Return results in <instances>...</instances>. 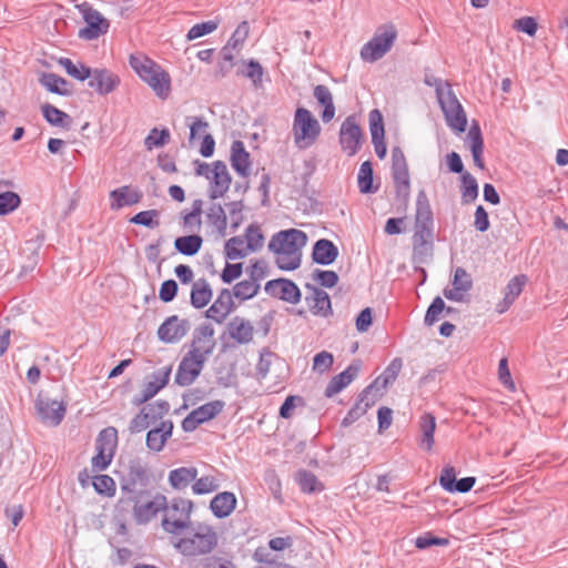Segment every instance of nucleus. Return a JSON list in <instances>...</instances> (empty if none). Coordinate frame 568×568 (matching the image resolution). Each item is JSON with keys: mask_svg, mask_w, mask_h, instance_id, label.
Returning a JSON list of instances; mask_svg holds the SVG:
<instances>
[{"mask_svg": "<svg viewBox=\"0 0 568 568\" xmlns=\"http://www.w3.org/2000/svg\"><path fill=\"white\" fill-rule=\"evenodd\" d=\"M434 219L427 193L420 190L416 199L414 256L420 261L433 253Z\"/></svg>", "mask_w": 568, "mask_h": 568, "instance_id": "nucleus-1", "label": "nucleus"}, {"mask_svg": "<svg viewBox=\"0 0 568 568\" xmlns=\"http://www.w3.org/2000/svg\"><path fill=\"white\" fill-rule=\"evenodd\" d=\"M187 532L175 542V549L184 557H197L207 555L219 545V536L213 526L197 524L190 526Z\"/></svg>", "mask_w": 568, "mask_h": 568, "instance_id": "nucleus-2", "label": "nucleus"}, {"mask_svg": "<svg viewBox=\"0 0 568 568\" xmlns=\"http://www.w3.org/2000/svg\"><path fill=\"white\" fill-rule=\"evenodd\" d=\"M129 64L140 79L152 88L156 97L168 99L171 90V79L161 65L143 53L131 54Z\"/></svg>", "mask_w": 568, "mask_h": 568, "instance_id": "nucleus-3", "label": "nucleus"}, {"mask_svg": "<svg viewBox=\"0 0 568 568\" xmlns=\"http://www.w3.org/2000/svg\"><path fill=\"white\" fill-rule=\"evenodd\" d=\"M321 132V123L317 122L310 110L304 108L296 109L293 122V135L297 149L306 150L313 146Z\"/></svg>", "mask_w": 568, "mask_h": 568, "instance_id": "nucleus-4", "label": "nucleus"}, {"mask_svg": "<svg viewBox=\"0 0 568 568\" xmlns=\"http://www.w3.org/2000/svg\"><path fill=\"white\" fill-rule=\"evenodd\" d=\"M397 38L394 26L386 24L377 29L372 40L361 49V58L366 63H375L392 50Z\"/></svg>", "mask_w": 568, "mask_h": 568, "instance_id": "nucleus-5", "label": "nucleus"}, {"mask_svg": "<svg viewBox=\"0 0 568 568\" xmlns=\"http://www.w3.org/2000/svg\"><path fill=\"white\" fill-rule=\"evenodd\" d=\"M148 495H135L133 497H122L118 505L134 504L133 516L138 525H148L158 514L166 508V497L162 494H155L153 498L142 501Z\"/></svg>", "mask_w": 568, "mask_h": 568, "instance_id": "nucleus-6", "label": "nucleus"}, {"mask_svg": "<svg viewBox=\"0 0 568 568\" xmlns=\"http://www.w3.org/2000/svg\"><path fill=\"white\" fill-rule=\"evenodd\" d=\"M193 503L190 499H173L170 505L166 503L164 518L162 520L163 529L168 534L176 535L181 530L189 529L191 526V513Z\"/></svg>", "mask_w": 568, "mask_h": 568, "instance_id": "nucleus-7", "label": "nucleus"}, {"mask_svg": "<svg viewBox=\"0 0 568 568\" xmlns=\"http://www.w3.org/2000/svg\"><path fill=\"white\" fill-rule=\"evenodd\" d=\"M150 484V470L140 459L130 460L128 471L121 477V490L123 497H133L135 495H150L148 488Z\"/></svg>", "mask_w": 568, "mask_h": 568, "instance_id": "nucleus-8", "label": "nucleus"}, {"mask_svg": "<svg viewBox=\"0 0 568 568\" xmlns=\"http://www.w3.org/2000/svg\"><path fill=\"white\" fill-rule=\"evenodd\" d=\"M392 178L395 187V197L407 206L410 193L408 165L400 146L392 149Z\"/></svg>", "mask_w": 568, "mask_h": 568, "instance_id": "nucleus-9", "label": "nucleus"}, {"mask_svg": "<svg viewBox=\"0 0 568 568\" xmlns=\"http://www.w3.org/2000/svg\"><path fill=\"white\" fill-rule=\"evenodd\" d=\"M77 9L85 22V27L81 28L80 32H78V38L95 40L109 32L110 21L100 11L91 7L89 2L85 1L78 4Z\"/></svg>", "mask_w": 568, "mask_h": 568, "instance_id": "nucleus-10", "label": "nucleus"}, {"mask_svg": "<svg viewBox=\"0 0 568 568\" xmlns=\"http://www.w3.org/2000/svg\"><path fill=\"white\" fill-rule=\"evenodd\" d=\"M116 442V429L112 426L103 428L97 439V455L91 459L94 470H104L111 463L114 455Z\"/></svg>", "mask_w": 568, "mask_h": 568, "instance_id": "nucleus-11", "label": "nucleus"}, {"mask_svg": "<svg viewBox=\"0 0 568 568\" xmlns=\"http://www.w3.org/2000/svg\"><path fill=\"white\" fill-rule=\"evenodd\" d=\"M306 244L307 234L300 230L291 229L275 233L268 247L272 252H284L287 255H294L295 253H301L302 247Z\"/></svg>", "mask_w": 568, "mask_h": 568, "instance_id": "nucleus-12", "label": "nucleus"}, {"mask_svg": "<svg viewBox=\"0 0 568 568\" xmlns=\"http://www.w3.org/2000/svg\"><path fill=\"white\" fill-rule=\"evenodd\" d=\"M363 141V131L355 115L347 116L339 128V145L343 152L354 156L361 150Z\"/></svg>", "mask_w": 568, "mask_h": 568, "instance_id": "nucleus-13", "label": "nucleus"}, {"mask_svg": "<svg viewBox=\"0 0 568 568\" xmlns=\"http://www.w3.org/2000/svg\"><path fill=\"white\" fill-rule=\"evenodd\" d=\"M449 128L462 133L467 128V115L454 91H447L443 98L437 99Z\"/></svg>", "mask_w": 568, "mask_h": 568, "instance_id": "nucleus-14", "label": "nucleus"}, {"mask_svg": "<svg viewBox=\"0 0 568 568\" xmlns=\"http://www.w3.org/2000/svg\"><path fill=\"white\" fill-rule=\"evenodd\" d=\"M207 359L186 353L183 355L175 375V384L190 386L201 375Z\"/></svg>", "mask_w": 568, "mask_h": 568, "instance_id": "nucleus-15", "label": "nucleus"}, {"mask_svg": "<svg viewBox=\"0 0 568 568\" xmlns=\"http://www.w3.org/2000/svg\"><path fill=\"white\" fill-rule=\"evenodd\" d=\"M224 403L221 400L207 402L200 407L193 409L190 415L183 418L181 427L184 432H193L200 425L219 416L222 412Z\"/></svg>", "mask_w": 568, "mask_h": 568, "instance_id": "nucleus-16", "label": "nucleus"}, {"mask_svg": "<svg viewBox=\"0 0 568 568\" xmlns=\"http://www.w3.org/2000/svg\"><path fill=\"white\" fill-rule=\"evenodd\" d=\"M214 334L215 329L210 324H203L195 328L187 354H193L207 359L214 352L216 345Z\"/></svg>", "mask_w": 568, "mask_h": 568, "instance_id": "nucleus-17", "label": "nucleus"}, {"mask_svg": "<svg viewBox=\"0 0 568 568\" xmlns=\"http://www.w3.org/2000/svg\"><path fill=\"white\" fill-rule=\"evenodd\" d=\"M190 331V322L178 316L166 317L156 331L162 343H179Z\"/></svg>", "mask_w": 568, "mask_h": 568, "instance_id": "nucleus-18", "label": "nucleus"}, {"mask_svg": "<svg viewBox=\"0 0 568 568\" xmlns=\"http://www.w3.org/2000/svg\"><path fill=\"white\" fill-rule=\"evenodd\" d=\"M267 294L277 297L288 304L296 305L301 302V292L295 282L286 278L270 280L264 286Z\"/></svg>", "mask_w": 568, "mask_h": 568, "instance_id": "nucleus-19", "label": "nucleus"}, {"mask_svg": "<svg viewBox=\"0 0 568 568\" xmlns=\"http://www.w3.org/2000/svg\"><path fill=\"white\" fill-rule=\"evenodd\" d=\"M209 196L211 200H216L227 193L232 183L231 174L227 165L223 161H215L213 163V174H211Z\"/></svg>", "mask_w": 568, "mask_h": 568, "instance_id": "nucleus-20", "label": "nucleus"}, {"mask_svg": "<svg viewBox=\"0 0 568 568\" xmlns=\"http://www.w3.org/2000/svg\"><path fill=\"white\" fill-rule=\"evenodd\" d=\"M473 288V280L467 270L457 267L454 273L453 287L445 288L444 295L448 301L462 303Z\"/></svg>", "mask_w": 568, "mask_h": 568, "instance_id": "nucleus-21", "label": "nucleus"}, {"mask_svg": "<svg viewBox=\"0 0 568 568\" xmlns=\"http://www.w3.org/2000/svg\"><path fill=\"white\" fill-rule=\"evenodd\" d=\"M170 374L171 366H165L154 372L152 375L153 379L143 385L141 394L134 398L133 403L135 405H141L142 403H148L150 399H152L153 396H155L166 386Z\"/></svg>", "mask_w": 568, "mask_h": 568, "instance_id": "nucleus-22", "label": "nucleus"}, {"mask_svg": "<svg viewBox=\"0 0 568 568\" xmlns=\"http://www.w3.org/2000/svg\"><path fill=\"white\" fill-rule=\"evenodd\" d=\"M121 84V78L108 69H94L89 80V88H92L100 95L112 93Z\"/></svg>", "mask_w": 568, "mask_h": 568, "instance_id": "nucleus-23", "label": "nucleus"}, {"mask_svg": "<svg viewBox=\"0 0 568 568\" xmlns=\"http://www.w3.org/2000/svg\"><path fill=\"white\" fill-rule=\"evenodd\" d=\"M476 478L474 476L456 478V470L452 466H447L443 469L439 483L443 489L448 493H468L473 489Z\"/></svg>", "mask_w": 568, "mask_h": 568, "instance_id": "nucleus-24", "label": "nucleus"}, {"mask_svg": "<svg viewBox=\"0 0 568 568\" xmlns=\"http://www.w3.org/2000/svg\"><path fill=\"white\" fill-rule=\"evenodd\" d=\"M37 410L44 423L59 426L64 417L65 406L62 402L41 398L37 402Z\"/></svg>", "mask_w": 568, "mask_h": 568, "instance_id": "nucleus-25", "label": "nucleus"}, {"mask_svg": "<svg viewBox=\"0 0 568 568\" xmlns=\"http://www.w3.org/2000/svg\"><path fill=\"white\" fill-rule=\"evenodd\" d=\"M143 194L136 187L130 185H122L110 193V207L112 210H120L126 206H133L140 203Z\"/></svg>", "mask_w": 568, "mask_h": 568, "instance_id": "nucleus-26", "label": "nucleus"}, {"mask_svg": "<svg viewBox=\"0 0 568 568\" xmlns=\"http://www.w3.org/2000/svg\"><path fill=\"white\" fill-rule=\"evenodd\" d=\"M311 294L306 296V303L313 315L328 317L332 315L331 300L328 294L320 287L307 284Z\"/></svg>", "mask_w": 568, "mask_h": 568, "instance_id": "nucleus-27", "label": "nucleus"}, {"mask_svg": "<svg viewBox=\"0 0 568 568\" xmlns=\"http://www.w3.org/2000/svg\"><path fill=\"white\" fill-rule=\"evenodd\" d=\"M233 307L232 293L224 288L219 293L215 302L206 310L205 316L221 324L231 314Z\"/></svg>", "mask_w": 568, "mask_h": 568, "instance_id": "nucleus-28", "label": "nucleus"}, {"mask_svg": "<svg viewBox=\"0 0 568 568\" xmlns=\"http://www.w3.org/2000/svg\"><path fill=\"white\" fill-rule=\"evenodd\" d=\"M361 362L356 361L348 365L347 368L341 372L338 375L331 378L325 389V396L329 398L343 390L353 382V379L356 378L357 374L361 372Z\"/></svg>", "mask_w": 568, "mask_h": 568, "instance_id": "nucleus-29", "label": "nucleus"}, {"mask_svg": "<svg viewBox=\"0 0 568 568\" xmlns=\"http://www.w3.org/2000/svg\"><path fill=\"white\" fill-rule=\"evenodd\" d=\"M526 282V275H516L508 282L506 290H504L503 300L496 304L498 314H503L509 310L518 295L523 293Z\"/></svg>", "mask_w": 568, "mask_h": 568, "instance_id": "nucleus-30", "label": "nucleus"}, {"mask_svg": "<svg viewBox=\"0 0 568 568\" xmlns=\"http://www.w3.org/2000/svg\"><path fill=\"white\" fill-rule=\"evenodd\" d=\"M173 429L174 424L171 420H163L161 425L150 429L146 436L148 448L151 452H162Z\"/></svg>", "mask_w": 568, "mask_h": 568, "instance_id": "nucleus-31", "label": "nucleus"}, {"mask_svg": "<svg viewBox=\"0 0 568 568\" xmlns=\"http://www.w3.org/2000/svg\"><path fill=\"white\" fill-rule=\"evenodd\" d=\"M338 247L329 240L321 239L313 245V262L320 265H331L338 256Z\"/></svg>", "mask_w": 568, "mask_h": 568, "instance_id": "nucleus-32", "label": "nucleus"}, {"mask_svg": "<svg viewBox=\"0 0 568 568\" xmlns=\"http://www.w3.org/2000/svg\"><path fill=\"white\" fill-rule=\"evenodd\" d=\"M231 165L233 170L243 178L250 174V154L241 140H235L231 146Z\"/></svg>", "mask_w": 568, "mask_h": 568, "instance_id": "nucleus-33", "label": "nucleus"}, {"mask_svg": "<svg viewBox=\"0 0 568 568\" xmlns=\"http://www.w3.org/2000/svg\"><path fill=\"white\" fill-rule=\"evenodd\" d=\"M230 337L237 344L251 343L254 339V326L244 317H234L227 325Z\"/></svg>", "mask_w": 568, "mask_h": 568, "instance_id": "nucleus-34", "label": "nucleus"}, {"mask_svg": "<svg viewBox=\"0 0 568 568\" xmlns=\"http://www.w3.org/2000/svg\"><path fill=\"white\" fill-rule=\"evenodd\" d=\"M467 141L469 142V148L471 151L473 160L475 166L480 170L485 169V162L483 159L484 153V138L481 133L480 125L478 122L473 121L469 132L467 134Z\"/></svg>", "mask_w": 568, "mask_h": 568, "instance_id": "nucleus-35", "label": "nucleus"}, {"mask_svg": "<svg viewBox=\"0 0 568 568\" xmlns=\"http://www.w3.org/2000/svg\"><path fill=\"white\" fill-rule=\"evenodd\" d=\"M236 498L231 491H222L210 501V510L217 518L229 517L235 509Z\"/></svg>", "mask_w": 568, "mask_h": 568, "instance_id": "nucleus-36", "label": "nucleus"}, {"mask_svg": "<svg viewBox=\"0 0 568 568\" xmlns=\"http://www.w3.org/2000/svg\"><path fill=\"white\" fill-rule=\"evenodd\" d=\"M436 419L432 414H424L419 418V448L424 452H432L434 446V433Z\"/></svg>", "mask_w": 568, "mask_h": 568, "instance_id": "nucleus-37", "label": "nucleus"}, {"mask_svg": "<svg viewBox=\"0 0 568 568\" xmlns=\"http://www.w3.org/2000/svg\"><path fill=\"white\" fill-rule=\"evenodd\" d=\"M313 95L316 101L324 106L322 113L323 122L328 123L333 121L335 118L336 109L328 87H325V84H316L314 87Z\"/></svg>", "mask_w": 568, "mask_h": 568, "instance_id": "nucleus-38", "label": "nucleus"}, {"mask_svg": "<svg viewBox=\"0 0 568 568\" xmlns=\"http://www.w3.org/2000/svg\"><path fill=\"white\" fill-rule=\"evenodd\" d=\"M212 290L207 280H195L191 291V305L195 308H203L210 303Z\"/></svg>", "mask_w": 568, "mask_h": 568, "instance_id": "nucleus-39", "label": "nucleus"}, {"mask_svg": "<svg viewBox=\"0 0 568 568\" xmlns=\"http://www.w3.org/2000/svg\"><path fill=\"white\" fill-rule=\"evenodd\" d=\"M196 476L195 467H180L169 473V483L174 489H185L195 480Z\"/></svg>", "mask_w": 568, "mask_h": 568, "instance_id": "nucleus-40", "label": "nucleus"}, {"mask_svg": "<svg viewBox=\"0 0 568 568\" xmlns=\"http://www.w3.org/2000/svg\"><path fill=\"white\" fill-rule=\"evenodd\" d=\"M41 111L47 123L54 126L70 129L72 120L71 116L64 111H60L58 108L50 103L43 104Z\"/></svg>", "mask_w": 568, "mask_h": 568, "instance_id": "nucleus-41", "label": "nucleus"}, {"mask_svg": "<svg viewBox=\"0 0 568 568\" xmlns=\"http://www.w3.org/2000/svg\"><path fill=\"white\" fill-rule=\"evenodd\" d=\"M357 186L362 194H371L377 192V186L374 185V169L369 161L362 163L359 173H357Z\"/></svg>", "mask_w": 568, "mask_h": 568, "instance_id": "nucleus-42", "label": "nucleus"}, {"mask_svg": "<svg viewBox=\"0 0 568 568\" xmlns=\"http://www.w3.org/2000/svg\"><path fill=\"white\" fill-rule=\"evenodd\" d=\"M41 85L51 93L59 95H70V90L65 88L68 81L57 73H43L40 77Z\"/></svg>", "mask_w": 568, "mask_h": 568, "instance_id": "nucleus-43", "label": "nucleus"}, {"mask_svg": "<svg viewBox=\"0 0 568 568\" xmlns=\"http://www.w3.org/2000/svg\"><path fill=\"white\" fill-rule=\"evenodd\" d=\"M203 245V239L197 234L180 236L175 240L176 250L184 256L195 255Z\"/></svg>", "mask_w": 568, "mask_h": 568, "instance_id": "nucleus-44", "label": "nucleus"}, {"mask_svg": "<svg viewBox=\"0 0 568 568\" xmlns=\"http://www.w3.org/2000/svg\"><path fill=\"white\" fill-rule=\"evenodd\" d=\"M251 251L246 248V242L243 236H233L224 244V254L229 260L246 257Z\"/></svg>", "mask_w": 568, "mask_h": 568, "instance_id": "nucleus-45", "label": "nucleus"}, {"mask_svg": "<svg viewBox=\"0 0 568 568\" xmlns=\"http://www.w3.org/2000/svg\"><path fill=\"white\" fill-rule=\"evenodd\" d=\"M460 192L464 204L474 202L478 195L476 179L469 172H464L460 176Z\"/></svg>", "mask_w": 568, "mask_h": 568, "instance_id": "nucleus-46", "label": "nucleus"}, {"mask_svg": "<svg viewBox=\"0 0 568 568\" xmlns=\"http://www.w3.org/2000/svg\"><path fill=\"white\" fill-rule=\"evenodd\" d=\"M206 220L209 224L217 230L222 235L227 229V215L224 209L220 204H213L209 206L206 211Z\"/></svg>", "mask_w": 568, "mask_h": 568, "instance_id": "nucleus-47", "label": "nucleus"}, {"mask_svg": "<svg viewBox=\"0 0 568 568\" xmlns=\"http://www.w3.org/2000/svg\"><path fill=\"white\" fill-rule=\"evenodd\" d=\"M203 212V201L194 200L192 204V211L183 215V225L190 232H195L201 229L202 220L201 215Z\"/></svg>", "mask_w": 568, "mask_h": 568, "instance_id": "nucleus-48", "label": "nucleus"}, {"mask_svg": "<svg viewBox=\"0 0 568 568\" xmlns=\"http://www.w3.org/2000/svg\"><path fill=\"white\" fill-rule=\"evenodd\" d=\"M260 283L252 280H243L237 282L233 287V294L242 301L250 300L258 294Z\"/></svg>", "mask_w": 568, "mask_h": 568, "instance_id": "nucleus-49", "label": "nucleus"}, {"mask_svg": "<svg viewBox=\"0 0 568 568\" xmlns=\"http://www.w3.org/2000/svg\"><path fill=\"white\" fill-rule=\"evenodd\" d=\"M244 240L246 242V248L251 252H256L263 246L264 236L260 226L255 223L250 224L245 231Z\"/></svg>", "mask_w": 568, "mask_h": 568, "instance_id": "nucleus-50", "label": "nucleus"}, {"mask_svg": "<svg viewBox=\"0 0 568 568\" xmlns=\"http://www.w3.org/2000/svg\"><path fill=\"white\" fill-rule=\"evenodd\" d=\"M170 141L169 130H158L153 128L148 136L144 138V146L149 150L153 148H163Z\"/></svg>", "mask_w": 568, "mask_h": 568, "instance_id": "nucleus-51", "label": "nucleus"}, {"mask_svg": "<svg viewBox=\"0 0 568 568\" xmlns=\"http://www.w3.org/2000/svg\"><path fill=\"white\" fill-rule=\"evenodd\" d=\"M298 486L304 493H314L323 489L316 476L307 470H302L297 475Z\"/></svg>", "mask_w": 568, "mask_h": 568, "instance_id": "nucleus-52", "label": "nucleus"}, {"mask_svg": "<svg viewBox=\"0 0 568 568\" xmlns=\"http://www.w3.org/2000/svg\"><path fill=\"white\" fill-rule=\"evenodd\" d=\"M276 255L275 263L277 268L284 271L297 270L301 265V253L287 255L284 252H273Z\"/></svg>", "mask_w": 568, "mask_h": 568, "instance_id": "nucleus-53", "label": "nucleus"}, {"mask_svg": "<svg viewBox=\"0 0 568 568\" xmlns=\"http://www.w3.org/2000/svg\"><path fill=\"white\" fill-rule=\"evenodd\" d=\"M93 486L103 496L113 497L115 495V481L110 475H97Z\"/></svg>", "mask_w": 568, "mask_h": 568, "instance_id": "nucleus-54", "label": "nucleus"}, {"mask_svg": "<svg viewBox=\"0 0 568 568\" xmlns=\"http://www.w3.org/2000/svg\"><path fill=\"white\" fill-rule=\"evenodd\" d=\"M159 212L155 209L141 211L130 219L131 223L154 229L159 225Z\"/></svg>", "mask_w": 568, "mask_h": 568, "instance_id": "nucleus-55", "label": "nucleus"}, {"mask_svg": "<svg viewBox=\"0 0 568 568\" xmlns=\"http://www.w3.org/2000/svg\"><path fill=\"white\" fill-rule=\"evenodd\" d=\"M193 481L192 490L195 495H204L219 489V484L213 476H203Z\"/></svg>", "mask_w": 568, "mask_h": 568, "instance_id": "nucleus-56", "label": "nucleus"}, {"mask_svg": "<svg viewBox=\"0 0 568 568\" xmlns=\"http://www.w3.org/2000/svg\"><path fill=\"white\" fill-rule=\"evenodd\" d=\"M402 368H403L402 358L395 357L390 362L388 367H386V369H384L382 376L378 377L375 383L377 384L382 379V386L385 387L386 385H388L389 383L395 381L397 375L400 373Z\"/></svg>", "mask_w": 568, "mask_h": 568, "instance_id": "nucleus-57", "label": "nucleus"}, {"mask_svg": "<svg viewBox=\"0 0 568 568\" xmlns=\"http://www.w3.org/2000/svg\"><path fill=\"white\" fill-rule=\"evenodd\" d=\"M313 280L323 287H334L338 283V275L333 270L316 268L313 272Z\"/></svg>", "mask_w": 568, "mask_h": 568, "instance_id": "nucleus-58", "label": "nucleus"}, {"mask_svg": "<svg viewBox=\"0 0 568 568\" xmlns=\"http://www.w3.org/2000/svg\"><path fill=\"white\" fill-rule=\"evenodd\" d=\"M154 422L149 417L145 409H141L139 414L131 419L129 425L130 434H138L148 429Z\"/></svg>", "mask_w": 568, "mask_h": 568, "instance_id": "nucleus-59", "label": "nucleus"}, {"mask_svg": "<svg viewBox=\"0 0 568 568\" xmlns=\"http://www.w3.org/2000/svg\"><path fill=\"white\" fill-rule=\"evenodd\" d=\"M445 311V302L440 296H436L429 305L426 316H424V324L432 326L442 313Z\"/></svg>", "mask_w": 568, "mask_h": 568, "instance_id": "nucleus-60", "label": "nucleus"}, {"mask_svg": "<svg viewBox=\"0 0 568 568\" xmlns=\"http://www.w3.org/2000/svg\"><path fill=\"white\" fill-rule=\"evenodd\" d=\"M20 196L14 192L0 194V215H7L20 206Z\"/></svg>", "mask_w": 568, "mask_h": 568, "instance_id": "nucleus-61", "label": "nucleus"}, {"mask_svg": "<svg viewBox=\"0 0 568 568\" xmlns=\"http://www.w3.org/2000/svg\"><path fill=\"white\" fill-rule=\"evenodd\" d=\"M334 365V355L329 352L323 351L316 353L313 358V371L324 374Z\"/></svg>", "mask_w": 568, "mask_h": 568, "instance_id": "nucleus-62", "label": "nucleus"}, {"mask_svg": "<svg viewBox=\"0 0 568 568\" xmlns=\"http://www.w3.org/2000/svg\"><path fill=\"white\" fill-rule=\"evenodd\" d=\"M219 27V23L215 21H206L197 24H193L192 28L189 30L187 33V40H194L203 38L206 34H210L211 32H214Z\"/></svg>", "mask_w": 568, "mask_h": 568, "instance_id": "nucleus-63", "label": "nucleus"}, {"mask_svg": "<svg viewBox=\"0 0 568 568\" xmlns=\"http://www.w3.org/2000/svg\"><path fill=\"white\" fill-rule=\"evenodd\" d=\"M379 399V389L377 388L376 383L368 385L365 390L362 392L359 399H357V404H363V406L368 410L373 407Z\"/></svg>", "mask_w": 568, "mask_h": 568, "instance_id": "nucleus-64", "label": "nucleus"}]
</instances>
